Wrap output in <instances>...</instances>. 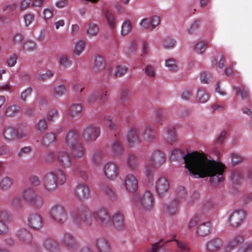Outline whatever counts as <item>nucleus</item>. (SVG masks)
<instances>
[{
    "label": "nucleus",
    "instance_id": "7c9ffc66",
    "mask_svg": "<svg viewBox=\"0 0 252 252\" xmlns=\"http://www.w3.org/2000/svg\"><path fill=\"white\" fill-rule=\"evenodd\" d=\"M142 139L145 142H149L156 138V132L150 126H146L142 133Z\"/></svg>",
    "mask_w": 252,
    "mask_h": 252
},
{
    "label": "nucleus",
    "instance_id": "c85d7f7f",
    "mask_svg": "<svg viewBox=\"0 0 252 252\" xmlns=\"http://www.w3.org/2000/svg\"><path fill=\"white\" fill-rule=\"evenodd\" d=\"M211 226L209 221L201 223L197 228V234L202 237L208 235L211 232Z\"/></svg>",
    "mask_w": 252,
    "mask_h": 252
},
{
    "label": "nucleus",
    "instance_id": "c756f323",
    "mask_svg": "<svg viewBox=\"0 0 252 252\" xmlns=\"http://www.w3.org/2000/svg\"><path fill=\"white\" fill-rule=\"evenodd\" d=\"M104 69V63L103 58L97 56L94 59L93 70L94 73L98 74L102 72Z\"/></svg>",
    "mask_w": 252,
    "mask_h": 252
},
{
    "label": "nucleus",
    "instance_id": "8fccbe9b",
    "mask_svg": "<svg viewBox=\"0 0 252 252\" xmlns=\"http://www.w3.org/2000/svg\"><path fill=\"white\" fill-rule=\"evenodd\" d=\"M242 180V177L240 172L238 169H234L232 171L231 174V181L235 185H238L240 183Z\"/></svg>",
    "mask_w": 252,
    "mask_h": 252
},
{
    "label": "nucleus",
    "instance_id": "603ef678",
    "mask_svg": "<svg viewBox=\"0 0 252 252\" xmlns=\"http://www.w3.org/2000/svg\"><path fill=\"white\" fill-rule=\"evenodd\" d=\"M131 92L128 88H125L123 90L120 97V102L121 104H124L128 102V97L131 95Z\"/></svg>",
    "mask_w": 252,
    "mask_h": 252
},
{
    "label": "nucleus",
    "instance_id": "7ed1b4c3",
    "mask_svg": "<svg viewBox=\"0 0 252 252\" xmlns=\"http://www.w3.org/2000/svg\"><path fill=\"white\" fill-rule=\"evenodd\" d=\"M66 181L65 173L61 169L46 173L42 179V183L45 189L50 192H53L57 189V183L64 184Z\"/></svg>",
    "mask_w": 252,
    "mask_h": 252
},
{
    "label": "nucleus",
    "instance_id": "680f3d73",
    "mask_svg": "<svg viewBox=\"0 0 252 252\" xmlns=\"http://www.w3.org/2000/svg\"><path fill=\"white\" fill-rule=\"evenodd\" d=\"M164 119V112L162 110L159 109L157 111L154 119L155 122L157 124H161Z\"/></svg>",
    "mask_w": 252,
    "mask_h": 252
},
{
    "label": "nucleus",
    "instance_id": "09e8293b",
    "mask_svg": "<svg viewBox=\"0 0 252 252\" xmlns=\"http://www.w3.org/2000/svg\"><path fill=\"white\" fill-rule=\"evenodd\" d=\"M35 128L41 133H43L48 127V125L45 119L42 118L35 124Z\"/></svg>",
    "mask_w": 252,
    "mask_h": 252
},
{
    "label": "nucleus",
    "instance_id": "72a5a7b5",
    "mask_svg": "<svg viewBox=\"0 0 252 252\" xmlns=\"http://www.w3.org/2000/svg\"><path fill=\"white\" fill-rule=\"evenodd\" d=\"M3 136L6 142H9L14 138H16V131L14 128L11 126H7L3 130Z\"/></svg>",
    "mask_w": 252,
    "mask_h": 252
},
{
    "label": "nucleus",
    "instance_id": "13d9d810",
    "mask_svg": "<svg viewBox=\"0 0 252 252\" xmlns=\"http://www.w3.org/2000/svg\"><path fill=\"white\" fill-rule=\"evenodd\" d=\"M127 68L124 65H117L116 69L114 73V76L115 77H119L124 75L127 71Z\"/></svg>",
    "mask_w": 252,
    "mask_h": 252
},
{
    "label": "nucleus",
    "instance_id": "9d476101",
    "mask_svg": "<svg viewBox=\"0 0 252 252\" xmlns=\"http://www.w3.org/2000/svg\"><path fill=\"white\" fill-rule=\"evenodd\" d=\"M103 173L108 179L114 180L119 175L118 167L114 162H106L103 165Z\"/></svg>",
    "mask_w": 252,
    "mask_h": 252
},
{
    "label": "nucleus",
    "instance_id": "052dcab7",
    "mask_svg": "<svg viewBox=\"0 0 252 252\" xmlns=\"http://www.w3.org/2000/svg\"><path fill=\"white\" fill-rule=\"evenodd\" d=\"M215 204L213 201H206L204 202L202 206V211L206 213L209 210L213 209L215 208Z\"/></svg>",
    "mask_w": 252,
    "mask_h": 252
},
{
    "label": "nucleus",
    "instance_id": "6ab92c4d",
    "mask_svg": "<svg viewBox=\"0 0 252 252\" xmlns=\"http://www.w3.org/2000/svg\"><path fill=\"white\" fill-rule=\"evenodd\" d=\"M126 139L128 145L131 147L138 145L139 144V138L136 128H129L126 136Z\"/></svg>",
    "mask_w": 252,
    "mask_h": 252
},
{
    "label": "nucleus",
    "instance_id": "f257e3e1",
    "mask_svg": "<svg viewBox=\"0 0 252 252\" xmlns=\"http://www.w3.org/2000/svg\"><path fill=\"white\" fill-rule=\"evenodd\" d=\"M169 157L174 161L183 159L186 172L194 178L208 177L213 186H218L224 180L225 165L220 161L208 158L202 153L192 152L184 155L181 150L173 149Z\"/></svg>",
    "mask_w": 252,
    "mask_h": 252
},
{
    "label": "nucleus",
    "instance_id": "de8ad7c7",
    "mask_svg": "<svg viewBox=\"0 0 252 252\" xmlns=\"http://www.w3.org/2000/svg\"><path fill=\"white\" fill-rule=\"evenodd\" d=\"M165 66L169 71H175L178 69L177 62L172 58L165 60Z\"/></svg>",
    "mask_w": 252,
    "mask_h": 252
},
{
    "label": "nucleus",
    "instance_id": "0eeeda50",
    "mask_svg": "<svg viewBox=\"0 0 252 252\" xmlns=\"http://www.w3.org/2000/svg\"><path fill=\"white\" fill-rule=\"evenodd\" d=\"M100 131L99 127L89 125L85 126L82 131V138L85 141H94L99 136Z\"/></svg>",
    "mask_w": 252,
    "mask_h": 252
},
{
    "label": "nucleus",
    "instance_id": "9b49d317",
    "mask_svg": "<svg viewBox=\"0 0 252 252\" xmlns=\"http://www.w3.org/2000/svg\"><path fill=\"white\" fill-rule=\"evenodd\" d=\"M245 218L244 211L239 210L234 212L229 217L228 224L232 227H236L242 224Z\"/></svg>",
    "mask_w": 252,
    "mask_h": 252
},
{
    "label": "nucleus",
    "instance_id": "cd10ccee",
    "mask_svg": "<svg viewBox=\"0 0 252 252\" xmlns=\"http://www.w3.org/2000/svg\"><path fill=\"white\" fill-rule=\"evenodd\" d=\"M209 100L208 94L203 89L198 88L195 93V100L200 104H203Z\"/></svg>",
    "mask_w": 252,
    "mask_h": 252
},
{
    "label": "nucleus",
    "instance_id": "338daca9",
    "mask_svg": "<svg viewBox=\"0 0 252 252\" xmlns=\"http://www.w3.org/2000/svg\"><path fill=\"white\" fill-rule=\"evenodd\" d=\"M17 56L15 54H13L9 56L7 59V63L10 67L14 66L17 63Z\"/></svg>",
    "mask_w": 252,
    "mask_h": 252
},
{
    "label": "nucleus",
    "instance_id": "6e6d98bb",
    "mask_svg": "<svg viewBox=\"0 0 252 252\" xmlns=\"http://www.w3.org/2000/svg\"><path fill=\"white\" fill-rule=\"evenodd\" d=\"M105 17L109 27L111 29H114L116 24L114 16L108 11H106L105 13Z\"/></svg>",
    "mask_w": 252,
    "mask_h": 252
},
{
    "label": "nucleus",
    "instance_id": "473e14b6",
    "mask_svg": "<svg viewBox=\"0 0 252 252\" xmlns=\"http://www.w3.org/2000/svg\"><path fill=\"white\" fill-rule=\"evenodd\" d=\"M243 240V236L241 235H236L230 237L225 245V249L223 252H225L227 250L230 249L233 247L238 245Z\"/></svg>",
    "mask_w": 252,
    "mask_h": 252
},
{
    "label": "nucleus",
    "instance_id": "f3484780",
    "mask_svg": "<svg viewBox=\"0 0 252 252\" xmlns=\"http://www.w3.org/2000/svg\"><path fill=\"white\" fill-rule=\"evenodd\" d=\"M64 142L67 149H68L76 145L77 143H79L80 141L76 132L70 131L67 133Z\"/></svg>",
    "mask_w": 252,
    "mask_h": 252
},
{
    "label": "nucleus",
    "instance_id": "4468645a",
    "mask_svg": "<svg viewBox=\"0 0 252 252\" xmlns=\"http://www.w3.org/2000/svg\"><path fill=\"white\" fill-rule=\"evenodd\" d=\"M28 224L34 229H40L43 225L42 218L37 214H32L28 217Z\"/></svg>",
    "mask_w": 252,
    "mask_h": 252
},
{
    "label": "nucleus",
    "instance_id": "f03ea898",
    "mask_svg": "<svg viewBox=\"0 0 252 252\" xmlns=\"http://www.w3.org/2000/svg\"><path fill=\"white\" fill-rule=\"evenodd\" d=\"M73 221L79 225H90L92 224L93 217L99 221L104 226L112 224V220L106 210L98 208L92 213L88 211L76 212L71 215Z\"/></svg>",
    "mask_w": 252,
    "mask_h": 252
},
{
    "label": "nucleus",
    "instance_id": "0e129e2a",
    "mask_svg": "<svg viewBox=\"0 0 252 252\" xmlns=\"http://www.w3.org/2000/svg\"><path fill=\"white\" fill-rule=\"evenodd\" d=\"M238 252H252V242L244 243Z\"/></svg>",
    "mask_w": 252,
    "mask_h": 252
},
{
    "label": "nucleus",
    "instance_id": "4c0bfd02",
    "mask_svg": "<svg viewBox=\"0 0 252 252\" xmlns=\"http://www.w3.org/2000/svg\"><path fill=\"white\" fill-rule=\"evenodd\" d=\"M96 246L100 252H110L109 245L103 238H99L97 240Z\"/></svg>",
    "mask_w": 252,
    "mask_h": 252
},
{
    "label": "nucleus",
    "instance_id": "5701e85b",
    "mask_svg": "<svg viewBox=\"0 0 252 252\" xmlns=\"http://www.w3.org/2000/svg\"><path fill=\"white\" fill-rule=\"evenodd\" d=\"M75 194L80 199L86 198L89 195L88 187L83 184L78 185L75 189Z\"/></svg>",
    "mask_w": 252,
    "mask_h": 252
},
{
    "label": "nucleus",
    "instance_id": "c9c22d12",
    "mask_svg": "<svg viewBox=\"0 0 252 252\" xmlns=\"http://www.w3.org/2000/svg\"><path fill=\"white\" fill-rule=\"evenodd\" d=\"M119 229L123 228V214L120 212L117 211L113 215L112 222Z\"/></svg>",
    "mask_w": 252,
    "mask_h": 252
},
{
    "label": "nucleus",
    "instance_id": "79ce46f5",
    "mask_svg": "<svg viewBox=\"0 0 252 252\" xmlns=\"http://www.w3.org/2000/svg\"><path fill=\"white\" fill-rule=\"evenodd\" d=\"M55 142L56 137L52 132L47 133L43 137L42 143L45 146L48 147Z\"/></svg>",
    "mask_w": 252,
    "mask_h": 252
},
{
    "label": "nucleus",
    "instance_id": "49530a36",
    "mask_svg": "<svg viewBox=\"0 0 252 252\" xmlns=\"http://www.w3.org/2000/svg\"><path fill=\"white\" fill-rule=\"evenodd\" d=\"M132 31V24L129 21H125L121 26V34L123 35L129 34Z\"/></svg>",
    "mask_w": 252,
    "mask_h": 252
},
{
    "label": "nucleus",
    "instance_id": "864d4df0",
    "mask_svg": "<svg viewBox=\"0 0 252 252\" xmlns=\"http://www.w3.org/2000/svg\"><path fill=\"white\" fill-rule=\"evenodd\" d=\"M212 79V74L210 72L203 71L200 74V79L202 83L207 84Z\"/></svg>",
    "mask_w": 252,
    "mask_h": 252
},
{
    "label": "nucleus",
    "instance_id": "2eb2a0df",
    "mask_svg": "<svg viewBox=\"0 0 252 252\" xmlns=\"http://www.w3.org/2000/svg\"><path fill=\"white\" fill-rule=\"evenodd\" d=\"M125 186L126 190L129 192L136 191L138 187V181L133 175L128 174L125 176Z\"/></svg>",
    "mask_w": 252,
    "mask_h": 252
},
{
    "label": "nucleus",
    "instance_id": "f8f14e48",
    "mask_svg": "<svg viewBox=\"0 0 252 252\" xmlns=\"http://www.w3.org/2000/svg\"><path fill=\"white\" fill-rule=\"evenodd\" d=\"M155 188L158 196L164 195L169 188L167 180L164 177L159 178L156 182Z\"/></svg>",
    "mask_w": 252,
    "mask_h": 252
},
{
    "label": "nucleus",
    "instance_id": "58836bf2",
    "mask_svg": "<svg viewBox=\"0 0 252 252\" xmlns=\"http://www.w3.org/2000/svg\"><path fill=\"white\" fill-rule=\"evenodd\" d=\"M207 44L205 41H196L193 43L192 48L196 54H201L205 51Z\"/></svg>",
    "mask_w": 252,
    "mask_h": 252
},
{
    "label": "nucleus",
    "instance_id": "5fc2aeb1",
    "mask_svg": "<svg viewBox=\"0 0 252 252\" xmlns=\"http://www.w3.org/2000/svg\"><path fill=\"white\" fill-rule=\"evenodd\" d=\"M102 153L100 151H94L92 155V160L96 165H100L102 162Z\"/></svg>",
    "mask_w": 252,
    "mask_h": 252
},
{
    "label": "nucleus",
    "instance_id": "2f4dec72",
    "mask_svg": "<svg viewBox=\"0 0 252 252\" xmlns=\"http://www.w3.org/2000/svg\"><path fill=\"white\" fill-rule=\"evenodd\" d=\"M20 112L19 107L15 104L6 105L4 109V114L6 117H14Z\"/></svg>",
    "mask_w": 252,
    "mask_h": 252
},
{
    "label": "nucleus",
    "instance_id": "a18cd8bd",
    "mask_svg": "<svg viewBox=\"0 0 252 252\" xmlns=\"http://www.w3.org/2000/svg\"><path fill=\"white\" fill-rule=\"evenodd\" d=\"M13 184V181L8 177H4L0 180V188L3 190L9 189Z\"/></svg>",
    "mask_w": 252,
    "mask_h": 252
},
{
    "label": "nucleus",
    "instance_id": "774afa93",
    "mask_svg": "<svg viewBox=\"0 0 252 252\" xmlns=\"http://www.w3.org/2000/svg\"><path fill=\"white\" fill-rule=\"evenodd\" d=\"M180 96L183 99L185 100H189L192 97V94L189 90L184 89L182 91Z\"/></svg>",
    "mask_w": 252,
    "mask_h": 252
},
{
    "label": "nucleus",
    "instance_id": "aec40b11",
    "mask_svg": "<svg viewBox=\"0 0 252 252\" xmlns=\"http://www.w3.org/2000/svg\"><path fill=\"white\" fill-rule=\"evenodd\" d=\"M99 26L93 22H91L87 25L86 28L85 33L86 36L89 38H92L97 35L99 32Z\"/></svg>",
    "mask_w": 252,
    "mask_h": 252
},
{
    "label": "nucleus",
    "instance_id": "a211bd4d",
    "mask_svg": "<svg viewBox=\"0 0 252 252\" xmlns=\"http://www.w3.org/2000/svg\"><path fill=\"white\" fill-rule=\"evenodd\" d=\"M82 111L81 103H72L68 105V115L71 119H74L80 116Z\"/></svg>",
    "mask_w": 252,
    "mask_h": 252
},
{
    "label": "nucleus",
    "instance_id": "4d7b16f0",
    "mask_svg": "<svg viewBox=\"0 0 252 252\" xmlns=\"http://www.w3.org/2000/svg\"><path fill=\"white\" fill-rule=\"evenodd\" d=\"M175 44L174 39L171 37H167L163 40L162 46L164 48L169 49L173 48Z\"/></svg>",
    "mask_w": 252,
    "mask_h": 252
},
{
    "label": "nucleus",
    "instance_id": "412c9836",
    "mask_svg": "<svg viewBox=\"0 0 252 252\" xmlns=\"http://www.w3.org/2000/svg\"><path fill=\"white\" fill-rule=\"evenodd\" d=\"M61 243L66 247L71 248L77 244V239L72 234L65 233L61 239Z\"/></svg>",
    "mask_w": 252,
    "mask_h": 252
},
{
    "label": "nucleus",
    "instance_id": "dca6fc26",
    "mask_svg": "<svg viewBox=\"0 0 252 252\" xmlns=\"http://www.w3.org/2000/svg\"><path fill=\"white\" fill-rule=\"evenodd\" d=\"M223 246V240L220 238H215L209 240L206 245L208 250L212 252L220 251Z\"/></svg>",
    "mask_w": 252,
    "mask_h": 252
},
{
    "label": "nucleus",
    "instance_id": "39448f33",
    "mask_svg": "<svg viewBox=\"0 0 252 252\" xmlns=\"http://www.w3.org/2000/svg\"><path fill=\"white\" fill-rule=\"evenodd\" d=\"M23 197L30 204L40 208L44 204V198L32 188H27L23 191Z\"/></svg>",
    "mask_w": 252,
    "mask_h": 252
},
{
    "label": "nucleus",
    "instance_id": "e2e57ef3",
    "mask_svg": "<svg viewBox=\"0 0 252 252\" xmlns=\"http://www.w3.org/2000/svg\"><path fill=\"white\" fill-rule=\"evenodd\" d=\"M237 95H239L242 99H246L248 98V94L247 91L245 88L243 87H236L235 88Z\"/></svg>",
    "mask_w": 252,
    "mask_h": 252
},
{
    "label": "nucleus",
    "instance_id": "423d86ee",
    "mask_svg": "<svg viewBox=\"0 0 252 252\" xmlns=\"http://www.w3.org/2000/svg\"><path fill=\"white\" fill-rule=\"evenodd\" d=\"M50 218L60 224L64 223L67 219V214L64 207L61 204H54L49 210Z\"/></svg>",
    "mask_w": 252,
    "mask_h": 252
},
{
    "label": "nucleus",
    "instance_id": "20e7f679",
    "mask_svg": "<svg viewBox=\"0 0 252 252\" xmlns=\"http://www.w3.org/2000/svg\"><path fill=\"white\" fill-rule=\"evenodd\" d=\"M133 205L146 211H151L153 208L154 197L149 190H146L142 194L134 193L131 196Z\"/></svg>",
    "mask_w": 252,
    "mask_h": 252
},
{
    "label": "nucleus",
    "instance_id": "f704fd0d",
    "mask_svg": "<svg viewBox=\"0 0 252 252\" xmlns=\"http://www.w3.org/2000/svg\"><path fill=\"white\" fill-rule=\"evenodd\" d=\"M126 163L131 170H137L138 165L137 158L135 155L132 154L128 155L126 158Z\"/></svg>",
    "mask_w": 252,
    "mask_h": 252
},
{
    "label": "nucleus",
    "instance_id": "a878e982",
    "mask_svg": "<svg viewBox=\"0 0 252 252\" xmlns=\"http://www.w3.org/2000/svg\"><path fill=\"white\" fill-rule=\"evenodd\" d=\"M68 150L70 151L72 156L75 159H81L83 157L84 149L82 144L80 142L77 143L76 145Z\"/></svg>",
    "mask_w": 252,
    "mask_h": 252
},
{
    "label": "nucleus",
    "instance_id": "e433bc0d",
    "mask_svg": "<svg viewBox=\"0 0 252 252\" xmlns=\"http://www.w3.org/2000/svg\"><path fill=\"white\" fill-rule=\"evenodd\" d=\"M103 192L108 199L112 202H116L118 200V195L109 186H106L103 189Z\"/></svg>",
    "mask_w": 252,
    "mask_h": 252
},
{
    "label": "nucleus",
    "instance_id": "bf43d9fd",
    "mask_svg": "<svg viewBox=\"0 0 252 252\" xmlns=\"http://www.w3.org/2000/svg\"><path fill=\"white\" fill-rule=\"evenodd\" d=\"M167 139L170 142H173L176 139V134L174 127H171L167 128L166 130Z\"/></svg>",
    "mask_w": 252,
    "mask_h": 252
},
{
    "label": "nucleus",
    "instance_id": "bb28decb",
    "mask_svg": "<svg viewBox=\"0 0 252 252\" xmlns=\"http://www.w3.org/2000/svg\"><path fill=\"white\" fill-rule=\"evenodd\" d=\"M86 47V42L84 40H79L74 43L72 46L73 54L79 56L85 50Z\"/></svg>",
    "mask_w": 252,
    "mask_h": 252
},
{
    "label": "nucleus",
    "instance_id": "3c124183",
    "mask_svg": "<svg viewBox=\"0 0 252 252\" xmlns=\"http://www.w3.org/2000/svg\"><path fill=\"white\" fill-rule=\"evenodd\" d=\"M42 244L48 250H52L57 246V243L55 241L50 237L45 238L43 240Z\"/></svg>",
    "mask_w": 252,
    "mask_h": 252
},
{
    "label": "nucleus",
    "instance_id": "69168bd1",
    "mask_svg": "<svg viewBox=\"0 0 252 252\" xmlns=\"http://www.w3.org/2000/svg\"><path fill=\"white\" fill-rule=\"evenodd\" d=\"M144 72L145 74L150 77H154L155 76V67L152 65H146L145 67Z\"/></svg>",
    "mask_w": 252,
    "mask_h": 252
},
{
    "label": "nucleus",
    "instance_id": "a19ab883",
    "mask_svg": "<svg viewBox=\"0 0 252 252\" xmlns=\"http://www.w3.org/2000/svg\"><path fill=\"white\" fill-rule=\"evenodd\" d=\"M111 150L112 156L115 157L120 156L124 151L122 146L117 141L112 144Z\"/></svg>",
    "mask_w": 252,
    "mask_h": 252
},
{
    "label": "nucleus",
    "instance_id": "393cba45",
    "mask_svg": "<svg viewBox=\"0 0 252 252\" xmlns=\"http://www.w3.org/2000/svg\"><path fill=\"white\" fill-rule=\"evenodd\" d=\"M176 238V235H172L171 236V238L167 240L166 242H165L164 244L163 245V247H164L167 243H169L171 241H175L176 243V245L178 247L179 250L185 252H189V245L186 242L179 241L177 240Z\"/></svg>",
    "mask_w": 252,
    "mask_h": 252
},
{
    "label": "nucleus",
    "instance_id": "1a4fd4ad",
    "mask_svg": "<svg viewBox=\"0 0 252 252\" xmlns=\"http://www.w3.org/2000/svg\"><path fill=\"white\" fill-rule=\"evenodd\" d=\"M57 162L63 168H69L72 162L69 155L64 150H60L57 153Z\"/></svg>",
    "mask_w": 252,
    "mask_h": 252
},
{
    "label": "nucleus",
    "instance_id": "4be33fe9",
    "mask_svg": "<svg viewBox=\"0 0 252 252\" xmlns=\"http://www.w3.org/2000/svg\"><path fill=\"white\" fill-rule=\"evenodd\" d=\"M16 236L22 243H30L32 240V235L27 229L22 228L16 232Z\"/></svg>",
    "mask_w": 252,
    "mask_h": 252
},
{
    "label": "nucleus",
    "instance_id": "c03bdc74",
    "mask_svg": "<svg viewBox=\"0 0 252 252\" xmlns=\"http://www.w3.org/2000/svg\"><path fill=\"white\" fill-rule=\"evenodd\" d=\"M212 66H216L219 68H222L224 66V60L222 56H220L211 58Z\"/></svg>",
    "mask_w": 252,
    "mask_h": 252
},
{
    "label": "nucleus",
    "instance_id": "ddd939ff",
    "mask_svg": "<svg viewBox=\"0 0 252 252\" xmlns=\"http://www.w3.org/2000/svg\"><path fill=\"white\" fill-rule=\"evenodd\" d=\"M150 160L153 166L157 168L160 167L165 162V157L161 151L156 150L151 155Z\"/></svg>",
    "mask_w": 252,
    "mask_h": 252
},
{
    "label": "nucleus",
    "instance_id": "6e6552de",
    "mask_svg": "<svg viewBox=\"0 0 252 252\" xmlns=\"http://www.w3.org/2000/svg\"><path fill=\"white\" fill-rule=\"evenodd\" d=\"M160 24V18L155 15L152 17L142 19L139 24L140 29L145 31L150 29L151 31L155 29Z\"/></svg>",
    "mask_w": 252,
    "mask_h": 252
},
{
    "label": "nucleus",
    "instance_id": "ea45409f",
    "mask_svg": "<svg viewBox=\"0 0 252 252\" xmlns=\"http://www.w3.org/2000/svg\"><path fill=\"white\" fill-rule=\"evenodd\" d=\"M188 192L185 187H178L176 190V199L177 201H183L187 197Z\"/></svg>",
    "mask_w": 252,
    "mask_h": 252
},
{
    "label": "nucleus",
    "instance_id": "37998d69",
    "mask_svg": "<svg viewBox=\"0 0 252 252\" xmlns=\"http://www.w3.org/2000/svg\"><path fill=\"white\" fill-rule=\"evenodd\" d=\"M66 93V88L64 85H58L54 86L53 94L56 97H61Z\"/></svg>",
    "mask_w": 252,
    "mask_h": 252
},
{
    "label": "nucleus",
    "instance_id": "b1692460",
    "mask_svg": "<svg viewBox=\"0 0 252 252\" xmlns=\"http://www.w3.org/2000/svg\"><path fill=\"white\" fill-rule=\"evenodd\" d=\"M178 204L177 201H171L163 205V211L170 216L175 215L177 211Z\"/></svg>",
    "mask_w": 252,
    "mask_h": 252
}]
</instances>
